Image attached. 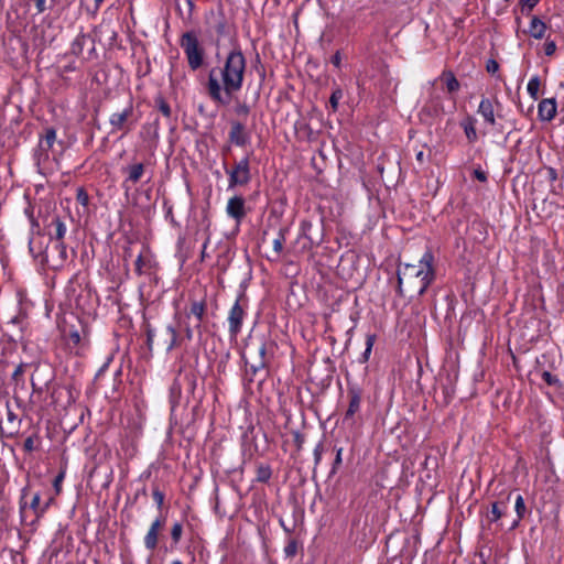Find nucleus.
Returning <instances> with one entry per match:
<instances>
[{
	"label": "nucleus",
	"instance_id": "1",
	"mask_svg": "<svg viewBox=\"0 0 564 564\" xmlns=\"http://www.w3.org/2000/svg\"><path fill=\"white\" fill-rule=\"evenodd\" d=\"M247 61L239 47L232 48L219 69L221 82L216 70L212 69L207 80V91L210 99L220 105H228L232 95L242 88Z\"/></svg>",
	"mask_w": 564,
	"mask_h": 564
},
{
	"label": "nucleus",
	"instance_id": "2",
	"mask_svg": "<svg viewBox=\"0 0 564 564\" xmlns=\"http://www.w3.org/2000/svg\"><path fill=\"white\" fill-rule=\"evenodd\" d=\"M433 262L434 256L427 250L416 263H400L397 270L399 295H423L435 280Z\"/></svg>",
	"mask_w": 564,
	"mask_h": 564
},
{
	"label": "nucleus",
	"instance_id": "3",
	"mask_svg": "<svg viewBox=\"0 0 564 564\" xmlns=\"http://www.w3.org/2000/svg\"><path fill=\"white\" fill-rule=\"evenodd\" d=\"M225 172L228 175L229 189L247 186L252 178L250 155L247 154L240 160L235 161L230 167L225 166Z\"/></svg>",
	"mask_w": 564,
	"mask_h": 564
},
{
	"label": "nucleus",
	"instance_id": "4",
	"mask_svg": "<svg viewBox=\"0 0 564 564\" xmlns=\"http://www.w3.org/2000/svg\"><path fill=\"white\" fill-rule=\"evenodd\" d=\"M180 45L183 48L188 66L196 70L204 62V48L200 46L198 39L194 32H185L180 41Z\"/></svg>",
	"mask_w": 564,
	"mask_h": 564
},
{
	"label": "nucleus",
	"instance_id": "5",
	"mask_svg": "<svg viewBox=\"0 0 564 564\" xmlns=\"http://www.w3.org/2000/svg\"><path fill=\"white\" fill-rule=\"evenodd\" d=\"M30 492L29 487H24L21 490V498H20V514L22 521H26V519L30 516H33L31 523L37 522L45 513V507H42L41 503V496L40 494H34L32 496L31 502L28 505L25 501V498L28 497Z\"/></svg>",
	"mask_w": 564,
	"mask_h": 564
},
{
	"label": "nucleus",
	"instance_id": "6",
	"mask_svg": "<svg viewBox=\"0 0 564 564\" xmlns=\"http://www.w3.org/2000/svg\"><path fill=\"white\" fill-rule=\"evenodd\" d=\"M267 345L264 341H260L257 345L251 344L248 347L247 352L243 355L245 362L249 367L252 375H256L259 370H262L267 366Z\"/></svg>",
	"mask_w": 564,
	"mask_h": 564
},
{
	"label": "nucleus",
	"instance_id": "7",
	"mask_svg": "<svg viewBox=\"0 0 564 564\" xmlns=\"http://www.w3.org/2000/svg\"><path fill=\"white\" fill-rule=\"evenodd\" d=\"M243 295H240L239 299L234 303L229 313H228V325H229V334L231 337H236L242 327V323L246 316V308L241 304Z\"/></svg>",
	"mask_w": 564,
	"mask_h": 564
},
{
	"label": "nucleus",
	"instance_id": "8",
	"mask_svg": "<svg viewBox=\"0 0 564 564\" xmlns=\"http://www.w3.org/2000/svg\"><path fill=\"white\" fill-rule=\"evenodd\" d=\"M44 227L51 240H64L67 226L65 219L59 215H50Z\"/></svg>",
	"mask_w": 564,
	"mask_h": 564
},
{
	"label": "nucleus",
	"instance_id": "9",
	"mask_svg": "<svg viewBox=\"0 0 564 564\" xmlns=\"http://www.w3.org/2000/svg\"><path fill=\"white\" fill-rule=\"evenodd\" d=\"M122 173L126 175L122 187L127 191L141 181L145 173V166L141 162L131 163L122 167Z\"/></svg>",
	"mask_w": 564,
	"mask_h": 564
},
{
	"label": "nucleus",
	"instance_id": "10",
	"mask_svg": "<svg viewBox=\"0 0 564 564\" xmlns=\"http://www.w3.org/2000/svg\"><path fill=\"white\" fill-rule=\"evenodd\" d=\"M165 519L162 517H158L150 524V528L143 539L144 546L148 551L153 552L156 549L159 543V534L163 529Z\"/></svg>",
	"mask_w": 564,
	"mask_h": 564
},
{
	"label": "nucleus",
	"instance_id": "11",
	"mask_svg": "<svg viewBox=\"0 0 564 564\" xmlns=\"http://www.w3.org/2000/svg\"><path fill=\"white\" fill-rule=\"evenodd\" d=\"M133 113L132 105H129L120 112H115L109 118V123L112 127V131H129L130 130V122L129 119L131 118Z\"/></svg>",
	"mask_w": 564,
	"mask_h": 564
},
{
	"label": "nucleus",
	"instance_id": "12",
	"mask_svg": "<svg viewBox=\"0 0 564 564\" xmlns=\"http://www.w3.org/2000/svg\"><path fill=\"white\" fill-rule=\"evenodd\" d=\"M496 107H501V104L497 98H495L494 100L489 98H482L479 102L477 112L484 118L485 122L489 126L496 124Z\"/></svg>",
	"mask_w": 564,
	"mask_h": 564
},
{
	"label": "nucleus",
	"instance_id": "13",
	"mask_svg": "<svg viewBox=\"0 0 564 564\" xmlns=\"http://www.w3.org/2000/svg\"><path fill=\"white\" fill-rule=\"evenodd\" d=\"M557 113V104L555 98L542 99L538 105V117L541 121L550 122Z\"/></svg>",
	"mask_w": 564,
	"mask_h": 564
},
{
	"label": "nucleus",
	"instance_id": "14",
	"mask_svg": "<svg viewBox=\"0 0 564 564\" xmlns=\"http://www.w3.org/2000/svg\"><path fill=\"white\" fill-rule=\"evenodd\" d=\"M226 213L230 218L240 223L246 216L245 198L242 196H234L229 198L226 206Z\"/></svg>",
	"mask_w": 564,
	"mask_h": 564
},
{
	"label": "nucleus",
	"instance_id": "15",
	"mask_svg": "<svg viewBox=\"0 0 564 564\" xmlns=\"http://www.w3.org/2000/svg\"><path fill=\"white\" fill-rule=\"evenodd\" d=\"M56 243L53 247L51 259L48 254H45L46 262H52L53 268H62L67 261V249L64 240H55Z\"/></svg>",
	"mask_w": 564,
	"mask_h": 564
},
{
	"label": "nucleus",
	"instance_id": "16",
	"mask_svg": "<svg viewBox=\"0 0 564 564\" xmlns=\"http://www.w3.org/2000/svg\"><path fill=\"white\" fill-rule=\"evenodd\" d=\"M229 141L237 147H245L249 143L250 137L245 130V124L239 121H232L229 132Z\"/></svg>",
	"mask_w": 564,
	"mask_h": 564
},
{
	"label": "nucleus",
	"instance_id": "17",
	"mask_svg": "<svg viewBox=\"0 0 564 564\" xmlns=\"http://www.w3.org/2000/svg\"><path fill=\"white\" fill-rule=\"evenodd\" d=\"M349 405L345 414V419H352V416L360 410L361 392L358 388H350L348 390Z\"/></svg>",
	"mask_w": 564,
	"mask_h": 564
},
{
	"label": "nucleus",
	"instance_id": "18",
	"mask_svg": "<svg viewBox=\"0 0 564 564\" xmlns=\"http://www.w3.org/2000/svg\"><path fill=\"white\" fill-rule=\"evenodd\" d=\"M166 351H171L177 345V332L172 325L166 326L159 343Z\"/></svg>",
	"mask_w": 564,
	"mask_h": 564
},
{
	"label": "nucleus",
	"instance_id": "19",
	"mask_svg": "<svg viewBox=\"0 0 564 564\" xmlns=\"http://www.w3.org/2000/svg\"><path fill=\"white\" fill-rule=\"evenodd\" d=\"M546 24L536 15H532L527 33L535 40H541L545 36Z\"/></svg>",
	"mask_w": 564,
	"mask_h": 564
},
{
	"label": "nucleus",
	"instance_id": "20",
	"mask_svg": "<svg viewBox=\"0 0 564 564\" xmlns=\"http://www.w3.org/2000/svg\"><path fill=\"white\" fill-rule=\"evenodd\" d=\"M212 30L218 35L223 36L227 31L226 19L221 14L212 13L208 18Z\"/></svg>",
	"mask_w": 564,
	"mask_h": 564
},
{
	"label": "nucleus",
	"instance_id": "21",
	"mask_svg": "<svg viewBox=\"0 0 564 564\" xmlns=\"http://www.w3.org/2000/svg\"><path fill=\"white\" fill-rule=\"evenodd\" d=\"M56 141V130L54 128H46L44 134L41 137L39 147L42 151L48 152L54 142Z\"/></svg>",
	"mask_w": 564,
	"mask_h": 564
},
{
	"label": "nucleus",
	"instance_id": "22",
	"mask_svg": "<svg viewBox=\"0 0 564 564\" xmlns=\"http://www.w3.org/2000/svg\"><path fill=\"white\" fill-rule=\"evenodd\" d=\"M448 93H456L459 90L460 84L451 70H444L440 76Z\"/></svg>",
	"mask_w": 564,
	"mask_h": 564
},
{
	"label": "nucleus",
	"instance_id": "23",
	"mask_svg": "<svg viewBox=\"0 0 564 564\" xmlns=\"http://www.w3.org/2000/svg\"><path fill=\"white\" fill-rule=\"evenodd\" d=\"M206 311V304L204 301H195L191 304V315L195 316L197 319V324L195 327L199 330L200 329V323L203 321V317L205 315Z\"/></svg>",
	"mask_w": 564,
	"mask_h": 564
},
{
	"label": "nucleus",
	"instance_id": "24",
	"mask_svg": "<svg viewBox=\"0 0 564 564\" xmlns=\"http://www.w3.org/2000/svg\"><path fill=\"white\" fill-rule=\"evenodd\" d=\"M511 494L508 495L506 501H496L491 506V521L497 522L502 518V516L506 513V510L508 508V500L510 499Z\"/></svg>",
	"mask_w": 564,
	"mask_h": 564
},
{
	"label": "nucleus",
	"instance_id": "25",
	"mask_svg": "<svg viewBox=\"0 0 564 564\" xmlns=\"http://www.w3.org/2000/svg\"><path fill=\"white\" fill-rule=\"evenodd\" d=\"M514 510L517 513V520L512 523V529L518 527L520 520L525 517L528 511L524 499L521 495H517L514 499Z\"/></svg>",
	"mask_w": 564,
	"mask_h": 564
},
{
	"label": "nucleus",
	"instance_id": "26",
	"mask_svg": "<svg viewBox=\"0 0 564 564\" xmlns=\"http://www.w3.org/2000/svg\"><path fill=\"white\" fill-rule=\"evenodd\" d=\"M475 119L473 117H467L463 122H462V127L464 129V132L466 134V138L470 141V142H474L477 140V132H476V128H475Z\"/></svg>",
	"mask_w": 564,
	"mask_h": 564
},
{
	"label": "nucleus",
	"instance_id": "27",
	"mask_svg": "<svg viewBox=\"0 0 564 564\" xmlns=\"http://www.w3.org/2000/svg\"><path fill=\"white\" fill-rule=\"evenodd\" d=\"M540 86H541L540 77L538 75L532 76L528 83L527 90L533 100H536L539 98Z\"/></svg>",
	"mask_w": 564,
	"mask_h": 564
},
{
	"label": "nucleus",
	"instance_id": "28",
	"mask_svg": "<svg viewBox=\"0 0 564 564\" xmlns=\"http://www.w3.org/2000/svg\"><path fill=\"white\" fill-rule=\"evenodd\" d=\"M284 242H285V230L280 229L276 238L273 240V251L275 253V258H279L281 252L283 251Z\"/></svg>",
	"mask_w": 564,
	"mask_h": 564
},
{
	"label": "nucleus",
	"instance_id": "29",
	"mask_svg": "<svg viewBox=\"0 0 564 564\" xmlns=\"http://www.w3.org/2000/svg\"><path fill=\"white\" fill-rule=\"evenodd\" d=\"M271 468L268 465H259L257 468V480L267 482L271 478Z\"/></svg>",
	"mask_w": 564,
	"mask_h": 564
},
{
	"label": "nucleus",
	"instance_id": "30",
	"mask_svg": "<svg viewBox=\"0 0 564 564\" xmlns=\"http://www.w3.org/2000/svg\"><path fill=\"white\" fill-rule=\"evenodd\" d=\"M134 271L138 275L144 273V269L150 267V260L144 259L143 254L140 253L134 263Z\"/></svg>",
	"mask_w": 564,
	"mask_h": 564
},
{
	"label": "nucleus",
	"instance_id": "31",
	"mask_svg": "<svg viewBox=\"0 0 564 564\" xmlns=\"http://www.w3.org/2000/svg\"><path fill=\"white\" fill-rule=\"evenodd\" d=\"M344 94L340 88H336L333 90L330 98H329V105L332 110L335 112L338 109L339 100L343 98Z\"/></svg>",
	"mask_w": 564,
	"mask_h": 564
},
{
	"label": "nucleus",
	"instance_id": "32",
	"mask_svg": "<svg viewBox=\"0 0 564 564\" xmlns=\"http://www.w3.org/2000/svg\"><path fill=\"white\" fill-rule=\"evenodd\" d=\"M375 341H376V336L375 335H371V334L367 335V338H366V349H365V351L362 354V360H361L362 362L368 361Z\"/></svg>",
	"mask_w": 564,
	"mask_h": 564
},
{
	"label": "nucleus",
	"instance_id": "33",
	"mask_svg": "<svg viewBox=\"0 0 564 564\" xmlns=\"http://www.w3.org/2000/svg\"><path fill=\"white\" fill-rule=\"evenodd\" d=\"M155 105L158 106L159 110L162 112V115L165 117V118H170L171 117V107L170 105L165 101V99L161 96H159L156 99H155Z\"/></svg>",
	"mask_w": 564,
	"mask_h": 564
},
{
	"label": "nucleus",
	"instance_id": "34",
	"mask_svg": "<svg viewBox=\"0 0 564 564\" xmlns=\"http://www.w3.org/2000/svg\"><path fill=\"white\" fill-rule=\"evenodd\" d=\"M183 534V525L181 522H175L171 528V538L174 544H177Z\"/></svg>",
	"mask_w": 564,
	"mask_h": 564
},
{
	"label": "nucleus",
	"instance_id": "35",
	"mask_svg": "<svg viewBox=\"0 0 564 564\" xmlns=\"http://www.w3.org/2000/svg\"><path fill=\"white\" fill-rule=\"evenodd\" d=\"M540 0H520L521 12L529 15L533 8L539 3Z\"/></svg>",
	"mask_w": 564,
	"mask_h": 564
},
{
	"label": "nucleus",
	"instance_id": "36",
	"mask_svg": "<svg viewBox=\"0 0 564 564\" xmlns=\"http://www.w3.org/2000/svg\"><path fill=\"white\" fill-rule=\"evenodd\" d=\"M234 111L237 116L246 118L250 112V108L246 102L238 101L235 105Z\"/></svg>",
	"mask_w": 564,
	"mask_h": 564
},
{
	"label": "nucleus",
	"instance_id": "37",
	"mask_svg": "<svg viewBox=\"0 0 564 564\" xmlns=\"http://www.w3.org/2000/svg\"><path fill=\"white\" fill-rule=\"evenodd\" d=\"M76 200L83 205L87 206L89 203V196L88 193L85 191L84 187H78L76 191Z\"/></svg>",
	"mask_w": 564,
	"mask_h": 564
},
{
	"label": "nucleus",
	"instance_id": "38",
	"mask_svg": "<svg viewBox=\"0 0 564 564\" xmlns=\"http://www.w3.org/2000/svg\"><path fill=\"white\" fill-rule=\"evenodd\" d=\"M297 552V543L294 540L289 541L284 547V553L288 557H293Z\"/></svg>",
	"mask_w": 564,
	"mask_h": 564
},
{
	"label": "nucleus",
	"instance_id": "39",
	"mask_svg": "<svg viewBox=\"0 0 564 564\" xmlns=\"http://www.w3.org/2000/svg\"><path fill=\"white\" fill-rule=\"evenodd\" d=\"M152 497H153V500L155 501L158 508L161 509L164 503V498H165L164 494L159 488H154L153 492H152Z\"/></svg>",
	"mask_w": 564,
	"mask_h": 564
},
{
	"label": "nucleus",
	"instance_id": "40",
	"mask_svg": "<svg viewBox=\"0 0 564 564\" xmlns=\"http://www.w3.org/2000/svg\"><path fill=\"white\" fill-rule=\"evenodd\" d=\"M556 52V43L553 40H546L544 43V54L546 56H553Z\"/></svg>",
	"mask_w": 564,
	"mask_h": 564
},
{
	"label": "nucleus",
	"instance_id": "41",
	"mask_svg": "<svg viewBox=\"0 0 564 564\" xmlns=\"http://www.w3.org/2000/svg\"><path fill=\"white\" fill-rule=\"evenodd\" d=\"M29 249H30V252L33 254V257L37 258L42 254H44V250L42 247H36L35 246V240L34 238H31L30 241H29Z\"/></svg>",
	"mask_w": 564,
	"mask_h": 564
},
{
	"label": "nucleus",
	"instance_id": "42",
	"mask_svg": "<svg viewBox=\"0 0 564 564\" xmlns=\"http://www.w3.org/2000/svg\"><path fill=\"white\" fill-rule=\"evenodd\" d=\"M486 70L491 74V75H495L498 73L499 70V64L496 59H488L487 63H486Z\"/></svg>",
	"mask_w": 564,
	"mask_h": 564
},
{
	"label": "nucleus",
	"instance_id": "43",
	"mask_svg": "<svg viewBox=\"0 0 564 564\" xmlns=\"http://www.w3.org/2000/svg\"><path fill=\"white\" fill-rule=\"evenodd\" d=\"M542 379L549 384V386H555L560 382L558 378L553 376L549 371L542 372Z\"/></svg>",
	"mask_w": 564,
	"mask_h": 564
},
{
	"label": "nucleus",
	"instance_id": "44",
	"mask_svg": "<svg viewBox=\"0 0 564 564\" xmlns=\"http://www.w3.org/2000/svg\"><path fill=\"white\" fill-rule=\"evenodd\" d=\"M341 455H343V448L339 447L336 449V457H335V460H334V464H333V467H332V470H330V474L334 475L338 468V466L341 464Z\"/></svg>",
	"mask_w": 564,
	"mask_h": 564
},
{
	"label": "nucleus",
	"instance_id": "45",
	"mask_svg": "<svg viewBox=\"0 0 564 564\" xmlns=\"http://www.w3.org/2000/svg\"><path fill=\"white\" fill-rule=\"evenodd\" d=\"M154 344V330L151 328L150 325L147 326V346L149 350L153 349Z\"/></svg>",
	"mask_w": 564,
	"mask_h": 564
},
{
	"label": "nucleus",
	"instance_id": "46",
	"mask_svg": "<svg viewBox=\"0 0 564 564\" xmlns=\"http://www.w3.org/2000/svg\"><path fill=\"white\" fill-rule=\"evenodd\" d=\"M323 451H324V448H323V444H322V443H318V444L315 446L314 452H313V454H314V463H315V465H318V464L321 463V460H322V454H323Z\"/></svg>",
	"mask_w": 564,
	"mask_h": 564
},
{
	"label": "nucleus",
	"instance_id": "47",
	"mask_svg": "<svg viewBox=\"0 0 564 564\" xmlns=\"http://www.w3.org/2000/svg\"><path fill=\"white\" fill-rule=\"evenodd\" d=\"M64 477H65L64 471H61V473L55 477V479H54V481H53V487H54V489H55V491H56V494H57V495L61 492V486H62V481H63Z\"/></svg>",
	"mask_w": 564,
	"mask_h": 564
},
{
	"label": "nucleus",
	"instance_id": "48",
	"mask_svg": "<svg viewBox=\"0 0 564 564\" xmlns=\"http://www.w3.org/2000/svg\"><path fill=\"white\" fill-rule=\"evenodd\" d=\"M23 372H24V365L23 364L18 365L12 373V379L18 381L22 377Z\"/></svg>",
	"mask_w": 564,
	"mask_h": 564
},
{
	"label": "nucleus",
	"instance_id": "49",
	"mask_svg": "<svg viewBox=\"0 0 564 564\" xmlns=\"http://www.w3.org/2000/svg\"><path fill=\"white\" fill-rule=\"evenodd\" d=\"M23 448H24L25 452H32L34 449V438H33V436H29L24 441Z\"/></svg>",
	"mask_w": 564,
	"mask_h": 564
},
{
	"label": "nucleus",
	"instance_id": "50",
	"mask_svg": "<svg viewBox=\"0 0 564 564\" xmlns=\"http://www.w3.org/2000/svg\"><path fill=\"white\" fill-rule=\"evenodd\" d=\"M546 173H547V178L551 182H555L557 180V172H556V170L554 167L549 166L546 169Z\"/></svg>",
	"mask_w": 564,
	"mask_h": 564
},
{
	"label": "nucleus",
	"instance_id": "51",
	"mask_svg": "<svg viewBox=\"0 0 564 564\" xmlns=\"http://www.w3.org/2000/svg\"><path fill=\"white\" fill-rule=\"evenodd\" d=\"M35 2V8L37 10L39 13H42L45 11L46 9V0H34Z\"/></svg>",
	"mask_w": 564,
	"mask_h": 564
},
{
	"label": "nucleus",
	"instance_id": "52",
	"mask_svg": "<svg viewBox=\"0 0 564 564\" xmlns=\"http://www.w3.org/2000/svg\"><path fill=\"white\" fill-rule=\"evenodd\" d=\"M474 176L478 181H480V182H486L487 181V175H486V173L482 170H479V169L475 170L474 171Z\"/></svg>",
	"mask_w": 564,
	"mask_h": 564
},
{
	"label": "nucleus",
	"instance_id": "53",
	"mask_svg": "<svg viewBox=\"0 0 564 564\" xmlns=\"http://www.w3.org/2000/svg\"><path fill=\"white\" fill-rule=\"evenodd\" d=\"M332 63L335 67L339 68L341 64V56L339 52H336V54L332 57Z\"/></svg>",
	"mask_w": 564,
	"mask_h": 564
},
{
	"label": "nucleus",
	"instance_id": "54",
	"mask_svg": "<svg viewBox=\"0 0 564 564\" xmlns=\"http://www.w3.org/2000/svg\"><path fill=\"white\" fill-rule=\"evenodd\" d=\"M416 158V161L420 163V164H423L425 162V154L423 151H419L415 155Z\"/></svg>",
	"mask_w": 564,
	"mask_h": 564
},
{
	"label": "nucleus",
	"instance_id": "55",
	"mask_svg": "<svg viewBox=\"0 0 564 564\" xmlns=\"http://www.w3.org/2000/svg\"><path fill=\"white\" fill-rule=\"evenodd\" d=\"M171 393L172 394H174V393L180 394L181 393V388H180L177 382H174L173 386L171 387Z\"/></svg>",
	"mask_w": 564,
	"mask_h": 564
},
{
	"label": "nucleus",
	"instance_id": "56",
	"mask_svg": "<svg viewBox=\"0 0 564 564\" xmlns=\"http://www.w3.org/2000/svg\"><path fill=\"white\" fill-rule=\"evenodd\" d=\"M185 336L188 340L193 338V329L191 327L185 328Z\"/></svg>",
	"mask_w": 564,
	"mask_h": 564
},
{
	"label": "nucleus",
	"instance_id": "57",
	"mask_svg": "<svg viewBox=\"0 0 564 564\" xmlns=\"http://www.w3.org/2000/svg\"><path fill=\"white\" fill-rule=\"evenodd\" d=\"M295 442L297 444V447L301 448L303 444V440L299 433L295 434Z\"/></svg>",
	"mask_w": 564,
	"mask_h": 564
},
{
	"label": "nucleus",
	"instance_id": "58",
	"mask_svg": "<svg viewBox=\"0 0 564 564\" xmlns=\"http://www.w3.org/2000/svg\"><path fill=\"white\" fill-rule=\"evenodd\" d=\"M52 502H53V498H50L47 501L42 503V507H45V512L47 511V509L50 508Z\"/></svg>",
	"mask_w": 564,
	"mask_h": 564
},
{
	"label": "nucleus",
	"instance_id": "59",
	"mask_svg": "<svg viewBox=\"0 0 564 564\" xmlns=\"http://www.w3.org/2000/svg\"><path fill=\"white\" fill-rule=\"evenodd\" d=\"M105 0H94L95 10L97 11Z\"/></svg>",
	"mask_w": 564,
	"mask_h": 564
},
{
	"label": "nucleus",
	"instance_id": "60",
	"mask_svg": "<svg viewBox=\"0 0 564 564\" xmlns=\"http://www.w3.org/2000/svg\"><path fill=\"white\" fill-rule=\"evenodd\" d=\"M186 1H187V4H188V11H189V13H192L193 8H194V3H193L192 0H186Z\"/></svg>",
	"mask_w": 564,
	"mask_h": 564
},
{
	"label": "nucleus",
	"instance_id": "61",
	"mask_svg": "<svg viewBox=\"0 0 564 564\" xmlns=\"http://www.w3.org/2000/svg\"><path fill=\"white\" fill-rule=\"evenodd\" d=\"M207 243H208V240L205 241V243L203 245V250H202V258L205 257V250L207 248Z\"/></svg>",
	"mask_w": 564,
	"mask_h": 564
},
{
	"label": "nucleus",
	"instance_id": "62",
	"mask_svg": "<svg viewBox=\"0 0 564 564\" xmlns=\"http://www.w3.org/2000/svg\"><path fill=\"white\" fill-rule=\"evenodd\" d=\"M108 364H105L98 371L97 375H100V372H102L106 368H107Z\"/></svg>",
	"mask_w": 564,
	"mask_h": 564
},
{
	"label": "nucleus",
	"instance_id": "63",
	"mask_svg": "<svg viewBox=\"0 0 564 564\" xmlns=\"http://www.w3.org/2000/svg\"><path fill=\"white\" fill-rule=\"evenodd\" d=\"M171 564H183L180 560H174Z\"/></svg>",
	"mask_w": 564,
	"mask_h": 564
},
{
	"label": "nucleus",
	"instance_id": "64",
	"mask_svg": "<svg viewBox=\"0 0 564 564\" xmlns=\"http://www.w3.org/2000/svg\"><path fill=\"white\" fill-rule=\"evenodd\" d=\"M9 419L12 420L13 419V414L12 413H9Z\"/></svg>",
	"mask_w": 564,
	"mask_h": 564
}]
</instances>
